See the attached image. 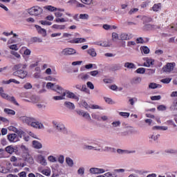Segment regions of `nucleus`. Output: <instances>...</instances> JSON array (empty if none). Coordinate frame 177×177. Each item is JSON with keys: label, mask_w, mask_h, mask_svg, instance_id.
<instances>
[{"label": "nucleus", "mask_w": 177, "mask_h": 177, "mask_svg": "<svg viewBox=\"0 0 177 177\" xmlns=\"http://www.w3.org/2000/svg\"><path fill=\"white\" fill-rule=\"evenodd\" d=\"M111 125H113V128H117V127H120L121 125V122L120 121L113 122L111 123Z\"/></svg>", "instance_id": "56"}, {"label": "nucleus", "mask_w": 177, "mask_h": 177, "mask_svg": "<svg viewBox=\"0 0 177 177\" xmlns=\"http://www.w3.org/2000/svg\"><path fill=\"white\" fill-rule=\"evenodd\" d=\"M64 106H65L66 109H68V110H74L75 109V105L74 103L68 101H66L64 104Z\"/></svg>", "instance_id": "14"}, {"label": "nucleus", "mask_w": 177, "mask_h": 177, "mask_svg": "<svg viewBox=\"0 0 177 177\" xmlns=\"http://www.w3.org/2000/svg\"><path fill=\"white\" fill-rule=\"evenodd\" d=\"M166 153L169 154H177V150L174 149H169L165 151Z\"/></svg>", "instance_id": "48"}, {"label": "nucleus", "mask_w": 177, "mask_h": 177, "mask_svg": "<svg viewBox=\"0 0 177 177\" xmlns=\"http://www.w3.org/2000/svg\"><path fill=\"white\" fill-rule=\"evenodd\" d=\"M38 160L39 161V163L41 164L42 165H47L48 163L46 162V159H45V156L40 155L38 157Z\"/></svg>", "instance_id": "18"}, {"label": "nucleus", "mask_w": 177, "mask_h": 177, "mask_svg": "<svg viewBox=\"0 0 177 177\" xmlns=\"http://www.w3.org/2000/svg\"><path fill=\"white\" fill-rule=\"evenodd\" d=\"M87 87L89 88V89H95V86L93 85V83L91 82H87L86 83Z\"/></svg>", "instance_id": "60"}, {"label": "nucleus", "mask_w": 177, "mask_h": 177, "mask_svg": "<svg viewBox=\"0 0 177 177\" xmlns=\"http://www.w3.org/2000/svg\"><path fill=\"white\" fill-rule=\"evenodd\" d=\"M48 161H50V162H56L57 161V160L56 159V158L53 156H50L48 157Z\"/></svg>", "instance_id": "53"}, {"label": "nucleus", "mask_w": 177, "mask_h": 177, "mask_svg": "<svg viewBox=\"0 0 177 177\" xmlns=\"http://www.w3.org/2000/svg\"><path fill=\"white\" fill-rule=\"evenodd\" d=\"M83 117L84 118H86V120H88V121H91V120H92L91 118V115H89L88 112H84V113H83Z\"/></svg>", "instance_id": "61"}, {"label": "nucleus", "mask_w": 177, "mask_h": 177, "mask_svg": "<svg viewBox=\"0 0 177 177\" xmlns=\"http://www.w3.org/2000/svg\"><path fill=\"white\" fill-rule=\"evenodd\" d=\"M91 117L94 120H97V121H100V116H99V115H97L96 113H92Z\"/></svg>", "instance_id": "59"}, {"label": "nucleus", "mask_w": 177, "mask_h": 177, "mask_svg": "<svg viewBox=\"0 0 177 177\" xmlns=\"http://www.w3.org/2000/svg\"><path fill=\"white\" fill-rule=\"evenodd\" d=\"M127 130L124 131H122L121 133H118V135H119V136H128V135H129V133H133V130L129 129V127H126Z\"/></svg>", "instance_id": "11"}, {"label": "nucleus", "mask_w": 177, "mask_h": 177, "mask_svg": "<svg viewBox=\"0 0 177 177\" xmlns=\"http://www.w3.org/2000/svg\"><path fill=\"white\" fill-rule=\"evenodd\" d=\"M31 41H32V42H34V43H35V42L41 43V42H42V39H41L39 37H35L31 39Z\"/></svg>", "instance_id": "47"}, {"label": "nucleus", "mask_w": 177, "mask_h": 177, "mask_svg": "<svg viewBox=\"0 0 177 177\" xmlns=\"http://www.w3.org/2000/svg\"><path fill=\"white\" fill-rule=\"evenodd\" d=\"M21 120L24 122H26V124H27L28 125H31V123L33 121H37V120L34 118H30V117H27V116H23L21 118Z\"/></svg>", "instance_id": "9"}, {"label": "nucleus", "mask_w": 177, "mask_h": 177, "mask_svg": "<svg viewBox=\"0 0 177 177\" xmlns=\"http://www.w3.org/2000/svg\"><path fill=\"white\" fill-rule=\"evenodd\" d=\"M27 11L30 16H39V15H42L44 10L41 7L36 6L28 8Z\"/></svg>", "instance_id": "3"}, {"label": "nucleus", "mask_w": 177, "mask_h": 177, "mask_svg": "<svg viewBox=\"0 0 177 177\" xmlns=\"http://www.w3.org/2000/svg\"><path fill=\"white\" fill-rule=\"evenodd\" d=\"M8 102H10L11 103H12V104H15V106H20V104L17 103V101H16V98H15L14 96L10 97V98H8Z\"/></svg>", "instance_id": "32"}, {"label": "nucleus", "mask_w": 177, "mask_h": 177, "mask_svg": "<svg viewBox=\"0 0 177 177\" xmlns=\"http://www.w3.org/2000/svg\"><path fill=\"white\" fill-rule=\"evenodd\" d=\"M142 82V77H134L131 81V84L136 85Z\"/></svg>", "instance_id": "20"}, {"label": "nucleus", "mask_w": 177, "mask_h": 177, "mask_svg": "<svg viewBox=\"0 0 177 177\" xmlns=\"http://www.w3.org/2000/svg\"><path fill=\"white\" fill-rule=\"evenodd\" d=\"M36 121H33L32 123H30V126H32L33 128L42 129V128H44V124H42V123L39 122H36Z\"/></svg>", "instance_id": "13"}, {"label": "nucleus", "mask_w": 177, "mask_h": 177, "mask_svg": "<svg viewBox=\"0 0 177 177\" xmlns=\"http://www.w3.org/2000/svg\"><path fill=\"white\" fill-rule=\"evenodd\" d=\"M151 1L150 0H145L142 4H141V8H147L149 6V3H150Z\"/></svg>", "instance_id": "50"}, {"label": "nucleus", "mask_w": 177, "mask_h": 177, "mask_svg": "<svg viewBox=\"0 0 177 177\" xmlns=\"http://www.w3.org/2000/svg\"><path fill=\"white\" fill-rule=\"evenodd\" d=\"M68 19L66 20L64 18H57L55 19V23H65V21H68Z\"/></svg>", "instance_id": "45"}, {"label": "nucleus", "mask_w": 177, "mask_h": 177, "mask_svg": "<svg viewBox=\"0 0 177 177\" xmlns=\"http://www.w3.org/2000/svg\"><path fill=\"white\" fill-rule=\"evenodd\" d=\"M151 24H146L142 27V30L144 31H150L151 30Z\"/></svg>", "instance_id": "38"}, {"label": "nucleus", "mask_w": 177, "mask_h": 177, "mask_svg": "<svg viewBox=\"0 0 177 177\" xmlns=\"http://www.w3.org/2000/svg\"><path fill=\"white\" fill-rule=\"evenodd\" d=\"M77 174L78 175H80L81 176H82V175L85 174V168L84 167L79 168V169L77 170Z\"/></svg>", "instance_id": "49"}, {"label": "nucleus", "mask_w": 177, "mask_h": 177, "mask_svg": "<svg viewBox=\"0 0 177 177\" xmlns=\"http://www.w3.org/2000/svg\"><path fill=\"white\" fill-rule=\"evenodd\" d=\"M66 162L68 167H73L74 165V161L71 158H66Z\"/></svg>", "instance_id": "31"}, {"label": "nucleus", "mask_w": 177, "mask_h": 177, "mask_svg": "<svg viewBox=\"0 0 177 177\" xmlns=\"http://www.w3.org/2000/svg\"><path fill=\"white\" fill-rule=\"evenodd\" d=\"M52 28H55V30H64V28H66V25L54 24L53 25Z\"/></svg>", "instance_id": "27"}, {"label": "nucleus", "mask_w": 177, "mask_h": 177, "mask_svg": "<svg viewBox=\"0 0 177 177\" xmlns=\"http://www.w3.org/2000/svg\"><path fill=\"white\" fill-rule=\"evenodd\" d=\"M136 73L137 74H145V73H146V68H138L136 71Z\"/></svg>", "instance_id": "41"}, {"label": "nucleus", "mask_w": 177, "mask_h": 177, "mask_svg": "<svg viewBox=\"0 0 177 177\" xmlns=\"http://www.w3.org/2000/svg\"><path fill=\"white\" fill-rule=\"evenodd\" d=\"M7 138H8L9 142H19V140H20V138H19V137H17V134H16V133H10L7 136Z\"/></svg>", "instance_id": "7"}, {"label": "nucleus", "mask_w": 177, "mask_h": 177, "mask_svg": "<svg viewBox=\"0 0 177 177\" xmlns=\"http://www.w3.org/2000/svg\"><path fill=\"white\" fill-rule=\"evenodd\" d=\"M90 77L91 76L89 75V73L85 75L80 74L78 75V78H80L82 81H86V80H89Z\"/></svg>", "instance_id": "23"}, {"label": "nucleus", "mask_w": 177, "mask_h": 177, "mask_svg": "<svg viewBox=\"0 0 177 177\" xmlns=\"http://www.w3.org/2000/svg\"><path fill=\"white\" fill-rule=\"evenodd\" d=\"M169 110L171 111H174L175 110H177V100L173 102V104L169 107Z\"/></svg>", "instance_id": "36"}, {"label": "nucleus", "mask_w": 177, "mask_h": 177, "mask_svg": "<svg viewBox=\"0 0 177 177\" xmlns=\"http://www.w3.org/2000/svg\"><path fill=\"white\" fill-rule=\"evenodd\" d=\"M17 135H18L17 138L18 139H21L23 135H24V133H26L23 130H18L16 132Z\"/></svg>", "instance_id": "44"}, {"label": "nucleus", "mask_w": 177, "mask_h": 177, "mask_svg": "<svg viewBox=\"0 0 177 177\" xmlns=\"http://www.w3.org/2000/svg\"><path fill=\"white\" fill-rule=\"evenodd\" d=\"M129 39V36L127 33H122L119 37L120 41H128Z\"/></svg>", "instance_id": "16"}, {"label": "nucleus", "mask_w": 177, "mask_h": 177, "mask_svg": "<svg viewBox=\"0 0 177 177\" xmlns=\"http://www.w3.org/2000/svg\"><path fill=\"white\" fill-rule=\"evenodd\" d=\"M70 44H84L86 42V39L85 38H76L68 41Z\"/></svg>", "instance_id": "10"}, {"label": "nucleus", "mask_w": 177, "mask_h": 177, "mask_svg": "<svg viewBox=\"0 0 177 177\" xmlns=\"http://www.w3.org/2000/svg\"><path fill=\"white\" fill-rule=\"evenodd\" d=\"M46 88L57 92L58 95H61L59 96H54L53 97L54 100H64V99H66V92H62V91H63V87L59 86V84H56V83L48 82L46 84Z\"/></svg>", "instance_id": "1"}, {"label": "nucleus", "mask_w": 177, "mask_h": 177, "mask_svg": "<svg viewBox=\"0 0 177 177\" xmlns=\"http://www.w3.org/2000/svg\"><path fill=\"white\" fill-rule=\"evenodd\" d=\"M83 149L86 150H93V149H96V147H93L91 145H84Z\"/></svg>", "instance_id": "54"}, {"label": "nucleus", "mask_w": 177, "mask_h": 177, "mask_svg": "<svg viewBox=\"0 0 177 177\" xmlns=\"http://www.w3.org/2000/svg\"><path fill=\"white\" fill-rule=\"evenodd\" d=\"M161 8V3L154 4L152 7L153 12H158Z\"/></svg>", "instance_id": "37"}, {"label": "nucleus", "mask_w": 177, "mask_h": 177, "mask_svg": "<svg viewBox=\"0 0 177 177\" xmlns=\"http://www.w3.org/2000/svg\"><path fill=\"white\" fill-rule=\"evenodd\" d=\"M40 23L42 26H52V22L48 21H40Z\"/></svg>", "instance_id": "58"}, {"label": "nucleus", "mask_w": 177, "mask_h": 177, "mask_svg": "<svg viewBox=\"0 0 177 177\" xmlns=\"http://www.w3.org/2000/svg\"><path fill=\"white\" fill-rule=\"evenodd\" d=\"M58 162H59L60 164H63L64 162V156L63 155L59 156Z\"/></svg>", "instance_id": "64"}, {"label": "nucleus", "mask_w": 177, "mask_h": 177, "mask_svg": "<svg viewBox=\"0 0 177 177\" xmlns=\"http://www.w3.org/2000/svg\"><path fill=\"white\" fill-rule=\"evenodd\" d=\"M41 174L43 175H45L46 176H50V170L49 169H43L41 171Z\"/></svg>", "instance_id": "46"}, {"label": "nucleus", "mask_w": 177, "mask_h": 177, "mask_svg": "<svg viewBox=\"0 0 177 177\" xmlns=\"http://www.w3.org/2000/svg\"><path fill=\"white\" fill-rule=\"evenodd\" d=\"M140 50H141V52L145 53V55H149L150 53V48H149V47H147L146 46H141Z\"/></svg>", "instance_id": "19"}, {"label": "nucleus", "mask_w": 177, "mask_h": 177, "mask_svg": "<svg viewBox=\"0 0 177 177\" xmlns=\"http://www.w3.org/2000/svg\"><path fill=\"white\" fill-rule=\"evenodd\" d=\"M152 129L157 131H167L168 129V127L165 126H155L152 127Z\"/></svg>", "instance_id": "21"}, {"label": "nucleus", "mask_w": 177, "mask_h": 177, "mask_svg": "<svg viewBox=\"0 0 177 177\" xmlns=\"http://www.w3.org/2000/svg\"><path fill=\"white\" fill-rule=\"evenodd\" d=\"M136 44H146V41H145L143 37H138L136 39Z\"/></svg>", "instance_id": "55"}, {"label": "nucleus", "mask_w": 177, "mask_h": 177, "mask_svg": "<svg viewBox=\"0 0 177 177\" xmlns=\"http://www.w3.org/2000/svg\"><path fill=\"white\" fill-rule=\"evenodd\" d=\"M81 92H85V93H90V91L89 89H88V88H86V85L83 84L82 86V88L80 89Z\"/></svg>", "instance_id": "40"}, {"label": "nucleus", "mask_w": 177, "mask_h": 177, "mask_svg": "<svg viewBox=\"0 0 177 177\" xmlns=\"http://www.w3.org/2000/svg\"><path fill=\"white\" fill-rule=\"evenodd\" d=\"M79 19L82 20H88L89 19V15L88 14H80L79 16Z\"/></svg>", "instance_id": "39"}, {"label": "nucleus", "mask_w": 177, "mask_h": 177, "mask_svg": "<svg viewBox=\"0 0 177 177\" xmlns=\"http://www.w3.org/2000/svg\"><path fill=\"white\" fill-rule=\"evenodd\" d=\"M53 128L57 129L58 132H62L64 135H67L68 133V131H67V129L66 127H64V124L58 123L57 122H53Z\"/></svg>", "instance_id": "4"}, {"label": "nucleus", "mask_w": 177, "mask_h": 177, "mask_svg": "<svg viewBox=\"0 0 177 177\" xmlns=\"http://www.w3.org/2000/svg\"><path fill=\"white\" fill-rule=\"evenodd\" d=\"M4 113L8 115H15L16 114V111H15L13 109L8 108L4 109Z\"/></svg>", "instance_id": "22"}, {"label": "nucleus", "mask_w": 177, "mask_h": 177, "mask_svg": "<svg viewBox=\"0 0 177 177\" xmlns=\"http://www.w3.org/2000/svg\"><path fill=\"white\" fill-rule=\"evenodd\" d=\"M149 89H156L157 88V83H150L149 84Z\"/></svg>", "instance_id": "57"}, {"label": "nucleus", "mask_w": 177, "mask_h": 177, "mask_svg": "<svg viewBox=\"0 0 177 177\" xmlns=\"http://www.w3.org/2000/svg\"><path fill=\"white\" fill-rule=\"evenodd\" d=\"M75 53L77 55H80V53H77V50H75V49L70 48H66L62 51V54L64 55V56H68L70 55H75Z\"/></svg>", "instance_id": "5"}, {"label": "nucleus", "mask_w": 177, "mask_h": 177, "mask_svg": "<svg viewBox=\"0 0 177 177\" xmlns=\"http://www.w3.org/2000/svg\"><path fill=\"white\" fill-rule=\"evenodd\" d=\"M3 99H6V100H9V98L10 96L5 93H3L1 95H0Z\"/></svg>", "instance_id": "62"}, {"label": "nucleus", "mask_w": 177, "mask_h": 177, "mask_svg": "<svg viewBox=\"0 0 177 177\" xmlns=\"http://www.w3.org/2000/svg\"><path fill=\"white\" fill-rule=\"evenodd\" d=\"M32 146L34 149H42V144L39 141L33 140Z\"/></svg>", "instance_id": "17"}, {"label": "nucleus", "mask_w": 177, "mask_h": 177, "mask_svg": "<svg viewBox=\"0 0 177 177\" xmlns=\"http://www.w3.org/2000/svg\"><path fill=\"white\" fill-rule=\"evenodd\" d=\"M3 84H11V82H14V84H20V82L15 80V79H10L9 80H7V81H5L3 80Z\"/></svg>", "instance_id": "26"}, {"label": "nucleus", "mask_w": 177, "mask_h": 177, "mask_svg": "<svg viewBox=\"0 0 177 177\" xmlns=\"http://www.w3.org/2000/svg\"><path fill=\"white\" fill-rule=\"evenodd\" d=\"M157 109L158 111H165V110H167V106L165 105H159Z\"/></svg>", "instance_id": "52"}, {"label": "nucleus", "mask_w": 177, "mask_h": 177, "mask_svg": "<svg viewBox=\"0 0 177 177\" xmlns=\"http://www.w3.org/2000/svg\"><path fill=\"white\" fill-rule=\"evenodd\" d=\"M24 160L26 161V162H29V164H34V158L30 156V155H28Z\"/></svg>", "instance_id": "35"}, {"label": "nucleus", "mask_w": 177, "mask_h": 177, "mask_svg": "<svg viewBox=\"0 0 177 177\" xmlns=\"http://www.w3.org/2000/svg\"><path fill=\"white\" fill-rule=\"evenodd\" d=\"M44 9L49 10V12H56V10H57V8L53 7L52 6H44Z\"/></svg>", "instance_id": "30"}, {"label": "nucleus", "mask_w": 177, "mask_h": 177, "mask_svg": "<svg viewBox=\"0 0 177 177\" xmlns=\"http://www.w3.org/2000/svg\"><path fill=\"white\" fill-rule=\"evenodd\" d=\"M175 68V62L167 63L165 66L162 67L164 73H171Z\"/></svg>", "instance_id": "6"}, {"label": "nucleus", "mask_w": 177, "mask_h": 177, "mask_svg": "<svg viewBox=\"0 0 177 177\" xmlns=\"http://www.w3.org/2000/svg\"><path fill=\"white\" fill-rule=\"evenodd\" d=\"M87 53L91 55L92 57H96V51H95V48H90L87 50Z\"/></svg>", "instance_id": "28"}, {"label": "nucleus", "mask_w": 177, "mask_h": 177, "mask_svg": "<svg viewBox=\"0 0 177 177\" xmlns=\"http://www.w3.org/2000/svg\"><path fill=\"white\" fill-rule=\"evenodd\" d=\"M171 81H172V78L167 77L165 79H162L160 80V82H162V84H169V82H171Z\"/></svg>", "instance_id": "43"}, {"label": "nucleus", "mask_w": 177, "mask_h": 177, "mask_svg": "<svg viewBox=\"0 0 177 177\" xmlns=\"http://www.w3.org/2000/svg\"><path fill=\"white\" fill-rule=\"evenodd\" d=\"M65 93L66 95V97H68V99H75V100H77V102L80 100V97L75 95L74 93L71 92L70 91H66Z\"/></svg>", "instance_id": "8"}, {"label": "nucleus", "mask_w": 177, "mask_h": 177, "mask_svg": "<svg viewBox=\"0 0 177 177\" xmlns=\"http://www.w3.org/2000/svg\"><path fill=\"white\" fill-rule=\"evenodd\" d=\"M124 67L126 68H136V65L132 62H126L124 64Z\"/></svg>", "instance_id": "25"}, {"label": "nucleus", "mask_w": 177, "mask_h": 177, "mask_svg": "<svg viewBox=\"0 0 177 177\" xmlns=\"http://www.w3.org/2000/svg\"><path fill=\"white\" fill-rule=\"evenodd\" d=\"M143 60L147 62V64H149V66L154 65V59H150L149 57H145V58H143Z\"/></svg>", "instance_id": "29"}, {"label": "nucleus", "mask_w": 177, "mask_h": 177, "mask_svg": "<svg viewBox=\"0 0 177 177\" xmlns=\"http://www.w3.org/2000/svg\"><path fill=\"white\" fill-rule=\"evenodd\" d=\"M35 27L39 34H41L42 37H46V30L41 28V26L38 25H35Z\"/></svg>", "instance_id": "12"}, {"label": "nucleus", "mask_w": 177, "mask_h": 177, "mask_svg": "<svg viewBox=\"0 0 177 177\" xmlns=\"http://www.w3.org/2000/svg\"><path fill=\"white\" fill-rule=\"evenodd\" d=\"M6 151L8 153V154H13V153H15V148L12 145H9L6 147Z\"/></svg>", "instance_id": "24"}, {"label": "nucleus", "mask_w": 177, "mask_h": 177, "mask_svg": "<svg viewBox=\"0 0 177 177\" xmlns=\"http://www.w3.org/2000/svg\"><path fill=\"white\" fill-rule=\"evenodd\" d=\"M89 171H90V174H99V168L97 167H91Z\"/></svg>", "instance_id": "42"}, {"label": "nucleus", "mask_w": 177, "mask_h": 177, "mask_svg": "<svg viewBox=\"0 0 177 177\" xmlns=\"http://www.w3.org/2000/svg\"><path fill=\"white\" fill-rule=\"evenodd\" d=\"M112 71H117L118 70H121V64H117L111 66Z\"/></svg>", "instance_id": "33"}, {"label": "nucleus", "mask_w": 177, "mask_h": 177, "mask_svg": "<svg viewBox=\"0 0 177 177\" xmlns=\"http://www.w3.org/2000/svg\"><path fill=\"white\" fill-rule=\"evenodd\" d=\"M26 68H27V64H17L14 65L12 67V71L15 72L12 73V75L19 77V78H21V80H24V78L28 75V72L27 71H24Z\"/></svg>", "instance_id": "2"}, {"label": "nucleus", "mask_w": 177, "mask_h": 177, "mask_svg": "<svg viewBox=\"0 0 177 177\" xmlns=\"http://www.w3.org/2000/svg\"><path fill=\"white\" fill-rule=\"evenodd\" d=\"M119 115H121V117H124V118H128L130 114L128 112H120Z\"/></svg>", "instance_id": "51"}, {"label": "nucleus", "mask_w": 177, "mask_h": 177, "mask_svg": "<svg viewBox=\"0 0 177 177\" xmlns=\"http://www.w3.org/2000/svg\"><path fill=\"white\" fill-rule=\"evenodd\" d=\"M104 100H105L106 103H108V104H115V102H114L110 97H104Z\"/></svg>", "instance_id": "34"}, {"label": "nucleus", "mask_w": 177, "mask_h": 177, "mask_svg": "<svg viewBox=\"0 0 177 177\" xmlns=\"http://www.w3.org/2000/svg\"><path fill=\"white\" fill-rule=\"evenodd\" d=\"M161 95H154L151 97V100H160Z\"/></svg>", "instance_id": "63"}, {"label": "nucleus", "mask_w": 177, "mask_h": 177, "mask_svg": "<svg viewBox=\"0 0 177 177\" xmlns=\"http://www.w3.org/2000/svg\"><path fill=\"white\" fill-rule=\"evenodd\" d=\"M117 153H118V154H124V153H128V154H131V153H136V151H135V150L128 151V150H124V149H117Z\"/></svg>", "instance_id": "15"}]
</instances>
